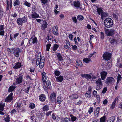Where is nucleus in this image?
<instances>
[{
  "label": "nucleus",
  "mask_w": 122,
  "mask_h": 122,
  "mask_svg": "<svg viewBox=\"0 0 122 122\" xmlns=\"http://www.w3.org/2000/svg\"><path fill=\"white\" fill-rule=\"evenodd\" d=\"M41 56V53L39 52L38 54L36 61V65H39V67L41 69L43 67L45 61L44 57Z\"/></svg>",
  "instance_id": "obj_1"
},
{
  "label": "nucleus",
  "mask_w": 122,
  "mask_h": 122,
  "mask_svg": "<svg viewBox=\"0 0 122 122\" xmlns=\"http://www.w3.org/2000/svg\"><path fill=\"white\" fill-rule=\"evenodd\" d=\"M104 24L106 27L107 28H109L112 26L113 24V21L111 18H107L105 20Z\"/></svg>",
  "instance_id": "obj_2"
},
{
  "label": "nucleus",
  "mask_w": 122,
  "mask_h": 122,
  "mask_svg": "<svg viewBox=\"0 0 122 122\" xmlns=\"http://www.w3.org/2000/svg\"><path fill=\"white\" fill-rule=\"evenodd\" d=\"M115 31L113 29H106L105 30V33L107 36H112L114 35Z\"/></svg>",
  "instance_id": "obj_3"
},
{
  "label": "nucleus",
  "mask_w": 122,
  "mask_h": 122,
  "mask_svg": "<svg viewBox=\"0 0 122 122\" xmlns=\"http://www.w3.org/2000/svg\"><path fill=\"white\" fill-rule=\"evenodd\" d=\"M96 89L97 90L100 89L103 85V83L102 81L100 78H99L96 81Z\"/></svg>",
  "instance_id": "obj_4"
},
{
  "label": "nucleus",
  "mask_w": 122,
  "mask_h": 122,
  "mask_svg": "<svg viewBox=\"0 0 122 122\" xmlns=\"http://www.w3.org/2000/svg\"><path fill=\"white\" fill-rule=\"evenodd\" d=\"M56 95L55 93L51 94L50 96V98L52 102H55V104L57 103L56 100Z\"/></svg>",
  "instance_id": "obj_5"
},
{
  "label": "nucleus",
  "mask_w": 122,
  "mask_h": 122,
  "mask_svg": "<svg viewBox=\"0 0 122 122\" xmlns=\"http://www.w3.org/2000/svg\"><path fill=\"white\" fill-rule=\"evenodd\" d=\"M103 58L106 60H109L111 57V54L108 52H105L103 54Z\"/></svg>",
  "instance_id": "obj_6"
},
{
  "label": "nucleus",
  "mask_w": 122,
  "mask_h": 122,
  "mask_svg": "<svg viewBox=\"0 0 122 122\" xmlns=\"http://www.w3.org/2000/svg\"><path fill=\"white\" fill-rule=\"evenodd\" d=\"M115 81V80L112 77H109L107 78L106 81V83L107 85L112 84Z\"/></svg>",
  "instance_id": "obj_7"
},
{
  "label": "nucleus",
  "mask_w": 122,
  "mask_h": 122,
  "mask_svg": "<svg viewBox=\"0 0 122 122\" xmlns=\"http://www.w3.org/2000/svg\"><path fill=\"white\" fill-rule=\"evenodd\" d=\"M13 93L11 92L10 93L7 97L5 99V101L7 102H10L13 100Z\"/></svg>",
  "instance_id": "obj_8"
},
{
  "label": "nucleus",
  "mask_w": 122,
  "mask_h": 122,
  "mask_svg": "<svg viewBox=\"0 0 122 122\" xmlns=\"http://www.w3.org/2000/svg\"><path fill=\"white\" fill-rule=\"evenodd\" d=\"M59 45L57 44L54 45L51 48V52L52 53H54L55 51H56L59 47Z\"/></svg>",
  "instance_id": "obj_9"
},
{
  "label": "nucleus",
  "mask_w": 122,
  "mask_h": 122,
  "mask_svg": "<svg viewBox=\"0 0 122 122\" xmlns=\"http://www.w3.org/2000/svg\"><path fill=\"white\" fill-rule=\"evenodd\" d=\"M30 18H39V16L35 12H32L31 15H30Z\"/></svg>",
  "instance_id": "obj_10"
},
{
  "label": "nucleus",
  "mask_w": 122,
  "mask_h": 122,
  "mask_svg": "<svg viewBox=\"0 0 122 122\" xmlns=\"http://www.w3.org/2000/svg\"><path fill=\"white\" fill-rule=\"evenodd\" d=\"M100 75L101 79L103 80H104L106 77L107 73L105 71H103L101 72Z\"/></svg>",
  "instance_id": "obj_11"
},
{
  "label": "nucleus",
  "mask_w": 122,
  "mask_h": 122,
  "mask_svg": "<svg viewBox=\"0 0 122 122\" xmlns=\"http://www.w3.org/2000/svg\"><path fill=\"white\" fill-rule=\"evenodd\" d=\"M58 27L57 26H55L53 28L52 31L54 34L56 36L58 35Z\"/></svg>",
  "instance_id": "obj_12"
},
{
  "label": "nucleus",
  "mask_w": 122,
  "mask_h": 122,
  "mask_svg": "<svg viewBox=\"0 0 122 122\" xmlns=\"http://www.w3.org/2000/svg\"><path fill=\"white\" fill-rule=\"evenodd\" d=\"M20 50L19 48H17L14 50V56L16 57H18L19 56Z\"/></svg>",
  "instance_id": "obj_13"
},
{
  "label": "nucleus",
  "mask_w": 122,
  "mask_h": 122,
  "mask_svg": "<svg viewBox=\"0 0 122 122\" xmlns=\"http://www.w3.org/2000/svg\"><path fill=\"white\" fill-rule=\"evenodd\" d=\"M82 77L87 79V80L90 79L92 78L91 76L88 74H84L81 75Z\"/></svg>",
  "instance_id": "obj_14"
},
{
  "label": "nucleus",
  "mask_w": 122,
  "mask_h": 122,
  "mask_svg": "<svg viewBox=\"0 0 122 122\" xmlns=\"http://www.w3.org/2000/svg\"><path fill=\"white\" fill-rule=\"evenodd\" d=\"M39 100L41 102H43L45 101L46 99V96L44 94L40 95L39 97Z\"/></svg>",
  "instance_id": "obj_15"
},
{
  "label": "nucleus",
  "mask_w": 122,
  "mask_h": 122,
  "mask_svg": "<svg viewBox=\"0 0 122 122\" xmlns=\"http://www.w3.org/2000/svg\"><path fill=\"white\" fill-rule=\"evenodd\" d=\"M74 6L76 8H79L81 9H82L81 5L79 1H75L74 2Z\"/></svg>",
  "instance_id": "obj_16"
},
{
  "label": "nucleus",
  "mask_w": 122,
  "mask_h": 122,
  "mask_svg": "<svg viewBox=\"0 0 122 122\" xmlns=\"http://www.w3.org/2000/svg\"><path fill=\"white\" fill-rule=\"evenodd\" d=\"M23 77L22 76H20L18 77L16 79V83L17 84H19L21 83L22 81Z\"/></svg>",
  "instance_id": "obj_17"
},
{
  "label": "nucleus",
  "mask_w": 122,
  "mask_h": 122,
  "mask_svg": "<svg viewBox=\"0 0 122 122\" xmlns=\"http://www.w3.org/2000/svg\"><path fill=\"white\" fill-rule=\"evenodd\" d=\"M16 88V86L13 85L9 87L8 90V92H13Z\"/></svg>",
  "instance_id": "obj_18"
},
{
  "label": "nucleus",
  "mask_w": 122,
  "mask_h": 122,
  "mask_svg": "<svg viewBox=\"0 0 122 122\" xmlns=\"http://www.w3.org/2000/svg\"><path fill=\"white\" fill-rule=\"evenodd\" d=\"M42 81L43 82H45L46 79V76L45 72H43L42 73Z\"/></svg>",
  "instance_id": "obj_19"
},
{
  "label": "nucleus",
  "mask_w": 122,
  "mask_h": 122,
  "mask_svg": "<svg viewBox=\"0 0 122 122\" xmlns=\"http://www.w3.org/2000/svg\"><path fill=\"white\" fill-rule=\"evenodd\" d=\"M21 66V63L19 62H17L15 63V65L13 67V68L14 69H18L20 68Z\"/></svg>",
  "instance_id": "obj_20"
},
{
  "label": "nucleus",
  "mask_w": 122,
  "mask_h": 122,
  "mask_svg": "<svg viewBox=\"0 0 122 122\" xmlns=\"http://www.w3.org/2000/svg\"><path fill=\"white\" fill-rule=\"evenodd\" d=\"M56 80L58 82H61L63 79V77L61 76H57L56 77Z\"/></svg>",
  "instance_id": "obj_21"
},
{
  "label": "nucleus",
  "mask_w": 122,
  "mask_h": 122,
  "mask_svg": "<svg viewBox=\"0 0 122 122\" xmlns=\"http://www.w3.org/2000/svg\"><path fill=\"white\" fill-rule=\"evenodd\" d=\"M116 101L117 99L116 98H115L111 105L110 107L111 109H113L115 108Z\"/></svg>",
  "instance_id": "obj_22"
},
{
  "label": "nucleus",
  "mask_w": 122,
  "mask_h": 122,
  "mask_svg": "<svg viewBox=\"0 0 122 122\" xmlns=\"http://www.w3.org/2000/svg\"><path fill=\"white\" fill-rule=\"evenodd\" d=\"M20 1L16 0L13 3V5L15 7L17 6H19L20 4Z\"/></svg>",
  "instance_id": "obj_23"
},
{
  "label": "nucleus",
  "mask_w": 122,
  "mask_h": 122,
  "mask_svg": "<svg viewBox=\"0 0 122 122\" xmlns=\"http://www.w3.org/2000/svg\"><path fill=\"white\" fill-rule=\"evenodd\" d=\"M16 21L17 24L19 25H22L23 23L21 18H18L17 20Z\"/></svg>",
  "instance_id": "obj_24"
},
{
  "label": "nucleus",
  "mask_w": 122,
  "mask_h": 122,
  "mask_svg": "<svg viewBox=\"0 0 122 122\" xmlns=\"http://www.w3.org/2000/svg\"><path fill=\"white\" fill-rule=\"evenodd\" d=\"M116 40L115 38H110L109 40L110 43L112 45L114 44V43L116 42Z\"/></svg>",
  "instance_id": "obj_25"
},
{
  "label": "nucleus",
  "mask_w": 122,
  "mask_h": 122,
  "mask_svg": "<svg viewBox=\"0 0 122 122\" xmlns=\"http://www.w3.org/2000/svg\"><path fill=\"white\" fill-rule=\"evenodd\" d=\"M91 92H87L85 94V96L86 98H89L91 97Z\"/></svg>",
  "instance_id": "obj_26"
},
{
  "label": "nucleus",
  "mask_w": 122,
  "mask_h": 122,
  "mask_svg": "<svg viewBox=\"0 0 122 122\" xmlns=\"http://www.w3.org/2000/svg\"><path fill=\"white\" fill-rule=\"evenodd\" d=\"M115 119V116L112 117L108 119L107 122H114Z\"/></svg>",
  "instance_id": "obj_27"
},
{
  "label": "nucleus",
  "mask_w": 122,
  "mask_h": 122,
  "mask_svg": "<svg viewBox=\"0 0 122 122\" xmlns=\"http://www.w3.org/2000/svg\"><path fill=\"white\" fill-rule=\"evenodd\" d=\"M47 24L46 22L45 21L43 23L42 25V28L43 30H44L45 28L47 27Z\"/></svg>",
  "instance_id": "obj_28"
},
{
  "label": "nucleus",
  "mask_w": 122,
  "mask_h": 122,
  "mask_svg": "<svg viewBox=\"0 0 122 122\" xmlns=\"http://www.w3.org/2000/svg\"><path fill=\"white\" fill-rule=\"evenodd\" d=\"M102 9V8L99 7L97 9V12L99 15H100L101 13H102L103 12Z\"/></svg>",
  "instance_id": "obj_29"
},
{
  "label": "nucleus",
  "mask_w": 122,
  "mask_h": 122,
  "mask_svg": "<svg viewBox=\"0 0 122 122\" xmlns=\"http://www.w3.org/2000/svg\"><path fill=\"white\" fill-rule=\"evenodd\" d=\"M46 84L48 88L51 89V84L49 80H48L46 82Z\"/></svg>",
  "instance_id": "obj_30"
},
{
  "label": "nucleus",
  "mask_w": 122,
  "mask_h": 122,
  "mask_svg": "<svg viewBox=\"0 0 122 122\" xmlns=\"http://www.w3.org/2000/svg\"><path fill=\"white\" fill-rule=\"evenodd\" d=\"M21 18V20L23 23L26 22L28 21L27 18L26 16H24Z\"/></svg>",
  "instance_id": "obj_31"
},
{
  "label": "nucleus",
  "mask_w": 122,
  "mask_h": 122,
  "mask_svg": "<svg viewBox=\"0 0 122 122\" xmlns=\"http://www.w3.org/2000/svg\"><path fill=\"white\" fill-rule=\"evenodd\" d=\"M76 64L79 66L81 67L82 66L83 64L82 62L79 60H77L76 62Z\"/></svg>",
  "instance_id": "obj_32"
},
{
  "label": "nucleus",
  "mask_w": 122,
  "mask_h": 122,
  "mask_svg": "<svg viewBox=\"0 0 122 122\" xmlns=\"http://www.w3.org/2000/svg\"><path fill=\"white\" fill-rule=\"evenodd\" d=\"M57 57L58 59L60 61H62L63 60V58L62 55L60 53H57Z\"/></svg>",
  "instance_id": "obj_33"
},
{
  "label": "nucleus",
  "mask_w": 122,
  "mask_h": 122,
  "mask_svg": "<svg viewBox=\"0 0 122 122\" xmlns=\"http://www.w3.org/2000/svg\"><path fill=\"white\" fill-rule=\"evenodd\" d=\"M83 61L86 63H88L90 62H91L92 61L90 58H84L83 60Z\"/></svg>",
  "instance_id": "obj_34"
},
{
  "label": "nucleus",
  "mask_w": 122,
  "mask_h": 122,
  "mask_svg": "<svg viewBox=\"0 0 122 122\" xmlns=\"http://www.w3.org/2000/svg\"><path fill=\"white\" fill-rule=\"evenodd\" d=\"M119 14L113 13L112 14L113 16L114 19L116 20H117L118 19Z\"/></svg>",
  "instance_id": "obj_35"
},
{
  "label": "nucleus",
  "mask_w": 122,
  "mask_h": 122,
  "mask_svg": "<svg viewBox=\"0 0 122 122\" xmlns=\"http://www.w3.org/2000/svg\"><path fill=\"white\" fill-rule=\"evenodd\" d=\"M5 104V103L2 102L0 103V110L2 111L4 110Z\"/></svg>",
  "instance_id": "obj_36"
},
{
  "label": "nucleus",
  "mask_w": 122,
  "mask_h": 122,
  "mask_svg": "<svg viewBox=\"0 0 122 122\" xmlns=\"http://www.w3.org/2000/svg\"><path fill=\"white\" fill-rule=\"evenodd\" d=\"M77 19L79 21H81L83 20L84 17L82 15H80L77 16Z\"/></svg>",
  "instance_id": "obj_37"
},
{
  "label": "nucleus",
  "mask_w": 122,
  "mask_h": 122,
  "mask_svg": "<svg viewBox=\"0 0 122 122\" xmlns=\"http://www.w3.org/2000/svg\"><path fill=\"white\" fill-rule=\"evenodd\" d=\"M70 116L71 118V120L72 122L75 121L77 119L76 117L72 114H70Z\"/></svg>",
  "instance_id": "obj_38"
},
{
  "label": "nucleus",
  "mask_w": 122,
  "mask_h": 122,
  "mask_svg": "<svg viewBox=\"0 0 122 122\" xmlns=\"http://www.w3.org/2000/svg\"><path fill=\"white\" fill-rule=\"evenodd\" d=\"M56 100L57 103L59 104H60L61 103L62 101L60 97L59 96H58L57 97Z\"/></svg>",
  "instance_id": "obj_39"
},
{
  "label": "nucleus",
  "mask_w": 122,
  "mask_h": 122,
  "mask_svg": "<svg viewBox=\"0 0 122 122\" xmlns=\"http://www.w3.org/2000/svg\"><path fill=\"white\" fill-rule=\"evenodd\" d=\"M35 36V35H34ZM33 36L32 37V42L33 44L36 43L37 42V38L36 37H34V36L33 37Z\"/></svg>",
  "instance_id": "obj_40"
},
{
  "label": "nucleus",
  "mask_w": 122,
  "mask_h": 122,
  "mask_svg": "<svg viewBox=\"0 0 122 122\" xmlns=\"http://www.w3.org/2000/svg\"><path fill=\"white\" fill-rule=\"evenodd\" d=\"M106 14L103 12L101 13V18L102 20H103L104 18L106 16Z\"/></svg>",
  "instance_id": "obj_41"
},
{
  "label": "nucleus",
  "mask_w": 122,
  "mask_h": 122,
  "mask_svg": "<svg viewBox=\"0 0 122 122\" xmlns=\"http://www.w3.org/2000/svg\"><path fill=\"white\" fill-rule=\"evenodd\" d=\"M49 106L47 105L44 106L43 108V110L44 111H47L49 110Z\"/></svg>",
  "instance_id": "obj_42"
},
{
  "label": "nucleus",
  "mask_w": 122,
  "mask_h": 122,
  "mask_svg": "<svg viewBox=\"0 0 122 122\" xmlns=\"http://www.w3.org/2000/svg\"><path fill=\"white\" fill-rule=\"evenodd\" d=\"M106 117L105 116L100 118V121L101 122H105Z\"/></svg>",
  "instance_id": "obj_43"
},
{
  "label": "nucleus",
  "mask_w": 122,
  "mask_h": 122,
  "mask_svg": "<svg viewBox=\"0 0 122 122\" xmlns=\"http://www.w3.org/2000/svg\"><path fill=\"white\" fill-rule=\"evenodd\" d=\"M78 97V96L76 94H72L71 96V99H77Z\"/></svg>",
  "instance_id": "obj_44"
},
{
  "label": "nucleus",
  "mask_w": 122,
  "mask_h": 122,
  "mask_svg": "<svg viewBox=\"0 0 122 122\" xmlns=\"http://www.w3.org/2000/svg\"><path fill=\"white\" fill-rule=\"evenodd\" d=\"M29 107L31 109H34L35 107V104L33 103H30V104Z\"/></svg>",
  "instance_id": "obj_45"
},
{
  "label": "nucleus",
  "mask_w": 122,
  "mask_h": 122,
  "mask_svg": "<svg viewBox=\"0 0 122 122\" xmlns=\"http://www.w3.org/2000/svg\"><path fill=\"white\" fill-rule=\"evenodd\" d=\"M51 46V44L50 43H49L46 45V50L47 51H49V49Z\"/></svg>",
  "instance_id": "obj_46"
},
{
  "label": "nucleus",
  "mask_w": 122,
  "mask_h": 122,
  "mask_svg": "<svg viewBox=\"0 0 122 122\" xmlns=\"http://www.w3.org/2000/svg\"><path fill=\"white\" fill-rule=\"evenodd\" d=\"M55 75L56 76H59L61 74L60 72L59 71L56 70L54 72Z\"/></svg>",
  "instance_id": "obj_47"
},
{
  "label": "nucleus",
  "mask_w": 122,
  "mask_h": 122,
  "mask_svg": "<svg viewBox=\"0 0 122 122\" xmlns=\"http://www.w3.org/2000/svg\"><path fill=\"white\" fill-rule=\"evenodd\" d=\"M94 110V109L93 107H90L89 109L88 112L90 114L93 112Z\"/></svg>",
  "instance_id": "obj_48"
},
{
  "label": "nucleus",
  "mask_w": 122,
  "mask_h": 122,
  "mask_svg": "<svg viewBox=\"0 0 122 122\" xmlns=\"http://www.w3.org/2000/svg\"><path fill=\"white\" fill-rule=\"evenodd\" d=\"M122 77L119 74L117 76V83H119L120 81L121 80Z\"/></svg>",
  "instance_id": "obj_49"
},
{
  "label": "nucleus",
  "mask_w": 122,
  "mask_h": 122,
  "mask_svg": "<svg viewBox=\"0 0 122 122\" xmlns=\"http://www.w3.org/2000/svg\"><path fill=\"white\" fill-rule=\"evenodd\" d=\"M21 106V104L20 103H16L15 105V106L16 107L18 108L19 109H20V107Z\"/></svg>",
  "instance_id": "obj_50"
},
{
  "label": "nucleus",
  "mask_w": 122,
  "mask_h": 122,
  "mask_svg": "<svg viewBox=\"0 0 122 122\" xmlns=\"http://www.w3.org/2000/svg\"><path fill=\"white\" fill-rule=\"evenodd\" d=\"M24 4L25 5L28 7H30L31 5L30 3H28L27 1L25 2Z\"/></svg>",
  "instance_id": "obj_51"
},
{
  "label": "nucleus",
  "mask_w": 122,
  "mask_h": 122,
  "mask_svg": "<svg viewBox=\"0 0 122 122\" xmlns=\"http://www.w3.org/2000/svg\"><path fill=\"white\" fill-rule=\"evenodd\" d=\"M72 19L73 22L75 23H76L77 22V20L76 18L75 17H72Z\"/></svg>",
  "instance_id": "obj_52"
},
{
  "label": "nucleus",
  "mask_w": 122,
  "mask_h": 122,
  "mask_svg": "<svg viewBox=\"0 0 122 122\" xmlns=\"http://www.w3.org/2000/svg\"><path fill=\"white\" fill-rule=\"evenodd\" d=\"M16 112L17 111L15 109H13L10 112L11 114L12 115L14 114H15L16 113Z\"/></svg>",
  "instance_id": "obj_53"
},
{
  "label": "nucleus",
  "mask_w": 122,
  "mask_h": 122,
  "mask_svg": "<svg viewBox=\"0 0 122 122\" xmlns=\"http://www.w3.org/2000/svg\"><path fill=\"white\" fill-rule=\"evenodd\" d=\"M10 117L8 115L6 117L4 120L6 122H9Z\"/></svg>",
  "instance_id": "obj_54"
},
{
  "label": "nucleus",
  "mask_w": 122,
  "mask_h": 122,
  "mask_svg": "<svg viewBox=\"0 0 122 122\" xmlns=\"http://www.w3.org/2000/svg\"><path fill=\"white\" fill-rule=\"evenodd\" d=\"M117 66L119 68H122V63L119 64V62H118V61L117 62Z\"/></svg>",
  "instance_id": "obj_55"
},
{
  "label": "nucleus",
  "mask_w": 122,
  "mask_h": 122,
  "mask_svg": "<svg viewBox=\"0 0 122 122\" xmlns=\"http://www.w3.org/2000/svg\"><path fill=\"white\" fill-rule=\"evenodd\" d=\"M101 38L102 39H103L104 37V34L103 32H100Z\"/></svg>",
  "instance_id": "obj_56"
},
{
  "label": "nucleus",
  "mask_w": 122,
  "mask_h": 122,
  "mask_svg": "<svg viewBox=\"0 0 122 122\" xmlns=\"http://www.w3.org/2000/svg\"><path fill=\"white\" fill-rule=\"evenodd\" d=\"M71 46H72V48L73 50H75L77 49V47L76 45H72Z\"/></svg>",
  "instance_id": "obj_57"
},
{
  "label": "nucleus",
  "mask_w": 122,
  "mask_h": 122,
  "mask_svg": "<svg viewBox=\"0 0 122 122\" xmlns=\"http://www.w3.org/2000/svg\"><path fill=\"white\" fill-rule=\"evenodd\" d=\"M97 99V100L98 102H100V97L99 95H98L96 96Z\"/></svg>",
  "instance_id": "obj_58"
},
{
  "label": "nucleus",
  "mask_w": 122,
  "mask_h": 122,
  "mask_svg": "<svg viewBox=\"0 0 122 122\" xmlns=\"http://www.w3.org/2000/svg\"><path fill=\"white\" fill-rule=\"evenodd\" d=\"M107 90V88L106 87H104L102 91V93L103 94H105Z\"/></svg>",
  "instance_id": "obj_59"
},
{
  "label": "nucleus",
  "mask_w": 122,
  "mask_h": 122,
  "mask_svg": "<svg viewBox=\"0 0 122 122\" xmlns=\"http://www.w3.org/2000/svg\"><path fill=\"white\" fill-rule=\"evenodd\" d=\"M52 112V111H50L48 112H46V115L47 116H48L50 115Z\"/></svg>",
  "instance_id": "obj_60"
},
{
  "label": "nucleus",
  "mask_w": 122,
  "mask_h": 122,
  "mask_svg": "<svg viewBox=\"0 0 122 122\" xmlns=\"http://www.w3.org/2000/svg\"><path fill=\"white\" fill-rule=\"evenodd\" d=\"M41 3L44 4H46L48 1V0H41Z\"/></svg>",
  "instance_id": "obj_61"
},
{
  "label": "nucleus",
  "mask_w": 122,
  "mask_h": 122,
  "mask_svg": "<svg viewBox=\"0 0 122 122\" xmlns=\"http://www.w3.org/2000/svg\"><path fill=\"white\" fill-rule=\"evenodd\" d=\"M32 37H31V38L30 39L29 42H28L29 44L31 45L32 44Z\"/></svg>",
  "instance_id": "obj_62"
},
{
  "label": "nucleus",
  "mask_w": 122,
  "mask_h": 122,
  "mask_svg": "<svg viewBox=\"0 0 122 122\" xmlns=\"http://www.w3.org/2000/svg\"><path fill=\"white\" fill-rule=\"evenodd\" d=\"M64 47L66 49H68L69 50H71V48L69 46L66 45H65L64 46Z\"/></svg>",
  "instance_id": "obj_63"
},
{
  "label": "nucleus",
  "mask_w": 122,
  "mask_h": 122,
  "mask_svg": "<svg viewBox=\"0 0 122 122\" xmlns=\"http://www.w3.org/2000/svg\"><path fill=\"white\" fill-rule=\"evenodd\" d=\"M116 122H122V119H120L119 117H117Z\"/></svg>",
  "instance_id": "obj_64"
}]
</instances>
